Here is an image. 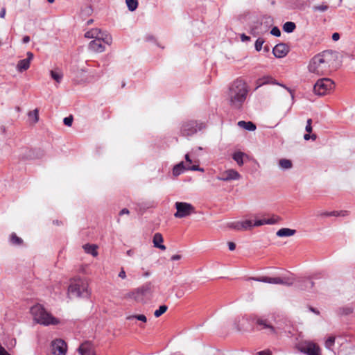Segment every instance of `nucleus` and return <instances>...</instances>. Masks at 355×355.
Instances as JSON below:
<instances>
[{"instance_id":"nucleus-35","label":"nucleus","mask_w":355,"mask_h":355,"mask_svg":"<svg viewBox=\"0 0 355 355\" xmlns=\"http://www.w3.org/2000/svg\"><path fill=\"white\" fill-rule=\"evenodd\" d=\"M168 309V307L166 305H162L159 307L158 309H157L155 312H154V315L156 317V318H158L159 316H161L163 313H164Z\"/></svg>"},{"instance_id":"nucleus-31","label":"nucleus","mask_w":355,"mask_h":355,"mask_svg":"<svg viewBox=\"0 0 355 355\" xmlns=\"http://www.w3.org/2000/svg\"><path fill=\"white\" fill-rule=\"evenodd\" d=\"M125 3L128 10L131 12L135 11L138 7L137 0H125Z\"/></svg>"},{"instance_id":"nucleus-62","label":"nucleus","mask_w":355,"mask_h":355,"mask_svg":"<svg viewBox=\"0 0 355 355\" xmlns=\"http://www.w3.org/2000/svg\"><path fill=\"white\" fill-rule=\"evenodd\" d=\"M349 355H355V347L352 348V352Z\"/></svg>"},{"instance_id":"nucleus-45","label":"nucleus","mask_w":355,"mask_h":355,"mask_svg":"<svg viewBox=\"0 0 355 355\" xmlns=\"http://www.w3.org/2000/svg\"><path fill=\"white\" fill-rule=\"evenodd\" d=\"M311 123H312V119H309L306 121V128H305V130L307 132H311L312 131V126H311Z\"/></svg>"},{"instance_id":"nucleus-29","label":"nucleus","mask_w":355,"mask_h":355,"mask_svg":"<svg viewBox=\"0 0 355 355\" xmlns=\"http://www.w3.org/2000/svg\"><path fill=\"white\" fill-rule=\"evenodd\" d=\"M245 154L242 152H236L234 153L232 158L237 163L238 165L242 166L243 164V157Z\"/></svg>"},{"instance_id":"nucleus-6","label":"nucleus","mask_w":355,"mask_h":355,"mask_svg":"<svg viewBox=\"0 0 355 355\" xmlns=\"http://www.w3.org/2000/svg\"><path fill=\"white\" fill-rule=\"evenodd\" d=\"M151 293L152 285L150 282H148L128 293L127 297L134 299L138 302H144L145 297L150 295Z\"/></svg>"},{"instance_id":"nucleus-5","label":"nucleus","mask_w":355,"mask_h":355,"mask_svg":"<svg viewBox=\"0 0 355 355\" xmlns=\"http://www.w3.org/2000/svg\"><path fill=\"white\" fill-rule=\"evenodd\" d=\"M277 222V219L274 218H263L256 220L254 223L251 220H245L243 221L232 222L229 223L228 226L230 228L241 231L250 230L252 227H259L266 224H275Z\"/></svg>"},{"instance_id":"nucleus-16","label":"nucleus","mask_w":355,"mask_h":355,"mask_svg":"<svg viewBox=\"0 0 355 355\" xmlns=\"http://www.w3.org/2000/svg\"><path fill=\"white\" fill-rule=\"evenodd\" d=\"M294 282L293 277H269V284L291 286Z\"/></svg>"},{"instance_id":"nucleus-12","label":"nucleus","mask_w":355,"mask_h":355,"mask_svg":"<svg viewBox=\"0 0 355 355\" xmlns=\"http://www.w3.org/2000/svg\"><path fill=\"white\" fill-rule=\"evenodd\" d=\"M300 351L306 355H321L320 347L313 342L305 343L301 346Z\"/></svg>"},{"instance_id":"nucleus-37","label":"nucleus","mask_w":355,"mask_h":355,"mask_svg":"<svg viewBox=\"0 0 355 355\" xmlns=\"http://www.w3.org/2000/svg\"><path fill=\"white\" fill-rule=\"evenodd\" d=\"M10 241L14 245H21L23 242L22 239L18 237L15 233L11 234Z\"/></svg>"},{"instance_id":"nucleus-7","label":"nucleus","mask_w":355,"mask_h":355,"mask_svg":"<svg viewBox=\"0 0 355 355\" xmlns=\"http://www.w3.org/2000/svg\"><path fill=\"white\" fill-rule=\"evenodd\" d=\"M205 127L203 123L191 120L182 123L180 132L182 136L191 137L202 130Z\"/></svg>"},{"instance_id":"nucleus-56","label":"nucleus","mask_w":355,"mask_h":355,"mask_svg":"<svg viewBox=\"0 0 355 355\" xmlns=\"http://www.w3.org/2000/svg\"><path fill=\"white\" fill-rule=\"evenodd\" d=\"M6 8H2L1 10V12H0V17L1 18H4L5 15H6Z\"/></svg>"},{"instance_id":"nucleus-57","label":"nucleus","mask_w":355,"mask_h":355,"mask_svg":"<svg viewBox=\"0 0 355 355\" xmlns=\"http://www.w3.org/2000/svg\"><path fill=\"white\" fill-rule=\"evenodd\" d=\"M33 58V54L31 52L27 53V58L26 60H28V61L31 62V60Z\"/></svg>"},{"instance_id":"nucleus-4","label":"nucleus","mask_w":355,"mask_h":355,"mask_svg":"<svg viewBox=\"0 0 355 355\" xmlns=\"http://www.w3.org/2000/svg\"><path fill=\"white\" fill-rule=\"evenodd\" d=\"M31 313L33 317V320L38 324L49 326L55 325L59 323V320L46 311L40 304L32 306Z\"/></svg>"},{"instance_id":"nucleus-63","label":"nucleus","mask_w":355,"mask_h":355,"mask_svg":"<svg viewBox=\"0 0 355 355\" xmlns=\"http://www.w3.org/2000/svg\"><path fill=\"white\" fill-rule=\"evenodd\" d=\"M317 138L316 135H311V139H312L313 140H315Z\"/></svg>"},{"instance_id":"nucleus-39","label":"nucleus","mask_w":355,"mask_h":355,"mask_svg":"<svg viewBox=\"0 0 355 355\" xmlns=\"http://www.w3.org/2000/svg\"><path fill=\"white\" fill-rule=\"evenodd\" d=\"M28 116L33 119L34 123H37L39 120L38 110L35 109L33 111L29 112Z\"/></svg>"},{"instance_id":"nucleus-14","label":"nucleus","mask_w":355,"mask_h":355,"mask_svg":"<svg viewBox=\"0 0 355 355\" xmlns=\"http://www.w3.org/2000/svg\"><path fill=\"white\" fill-rule=\"evenodd\" d=\"M241 178V175L236 171L234 169H228L220 173V176L217 177V179L221 181H231L237 180Z\"/></svg>"},{"instance_id":"nucleus-44","label":"nucleus","mask_w":355,"mask_h":355,"mask_svg":"<svg viewBox=\"0 0 355 355\" xmlns=\"http://www.w3.org/2000/svg\"><path fill=\"white\" fill-rule=\"evenodd\" d=\"M63 122L64 123V125H67V126H71L72 125V123H73V117L72 116H67V117H65L63 120Z\"/></svg>"},{"instance_id":"nucleus-52","label":"nucleus","mask_w":355,"mask_h":355,"mask_svg":"<svg viewBox=\"0 0 355 355\" xmlns=\"http://www.w3.org/2000/svg\"><path fill=\"white\" fill-rule=\"evenodd\" d=\"M339 39H340V35H339V33H333V35H332V40H333L334 41H337V40H338Z\"/></svg>"},{"instance_id":"nucleus-27","label":"nucleus","mask_w":355,"mask_h":355,"mask_svg":"<svg viewBox=\"0 0 355 355\" xmlns=\"http://www.w3.org/2000/svg\"><path fill=\"white\" fill-rule=\"evenodd\" d=\"M261 25H262V24L259 23V22H257V23L254 24L250 27V33L254 36H257L259 34H261L263 33V31L259 30V28L261 26Z\"/></svg>"},{"instance_id":"nucleus-61","label":"nucleus","mask_w":355,"mask_h":355,"mask_svg":"<svg viewBox=\"0 0 355 355\" xmlns=\"http://www.w3.org/2000/svg\"><path fill=\"white\" fill-rule=\"evenodd\" d=\"M304 139L305 140H309V139H311V135L309 134H305L304 135Z\"/></svg>"},{"instance_id":"nucleus-17","label":"nucleus","mask_w":355,"mask_h":355,"mask_svg":"<svg viewBox=\"0 0 355 355\" xmlns=\"http://www.w3.org/2000/svg\"><path fill=\"white\" fill-rule=\"evenodd\" d=\"M89 49L94 52L101 53L105 51V46L102 45L101 38L91 41L89 44Z\"/></svg>"},{"instance_id":"nucleus-13","label":"nucleus","mask_w":355,"mask_h":355,"mask_svg":"<svg viewBox=\"0 0 355 355\" xmlns=\"http://www.w3.org/2000/svg\"><path fill=\"white\" fill-rule=\"evenodd\" d=\"M51 352L53 355H65L67 344L61 339H56L51 343Z\"/></svg>"},{"instance_id":"nucleus-54","label":"nucleus","mask_w":355,"mask_h":355,"mask_svg":"<svg viewBox=\"0 0 355 355\" xmlns=\"http://www.w3.org/2000/svg\"><path fill=\"white\" fill-rule=\"evenodd\" d=\"M29 42H30V37H29V36L26 35V36H24V37H23V39H22V42H23L24 44H27V43H28Z\"/></svg>"},{"instance_id":"nucleus-24","label":"nucleus","mask_w":355,"mask_h":355,"mask_svg":"<svg viewBox=\"0 0 355 355\" xmlns=\"http://www.w3.org/2000/svg\"><path fill=\"white\" fill-rule=\"evenodd\" d=\"M30 67V62L28 60L23 59L18 62L17 69L18 71L22 72L27 70Z\"/></svg>"},{"instance_id":"nucleus-51","label":"nucleus","mask_w":355,"mask_h":355,"mask_svg":"<svg viewBox=\"0 0 355 355\" xmlns=\"http://www.w3.org/2000/svg\"><path fill=\"white\" fill-rule=\"evenodd\" d=\"M228 248H229L230 250L232 251V250H235L236 245L233 242H228Z\"/></svg>"},{"instance_id":"nucleus-60","label":"nucleus","mask_w":355,"mask_h":355,"mask_svg":"<svg viewBox=\"0 0 355 355\" xmlns=\"http://www.w3.org/2000/svg\"><path fill=\"white\" fill-rule=\"evenodd\" d=\"M128 256L132 257L134 254V252L132 250H129L126 252Z\"/></svg>"},{"instance_id":"nucleus-22","label":"nucleus","mask_w":355,"mask_h":355,"mask_svg":"<svg viewBox=\"0 0 355 355\" xmlns=\"http://www.w3.org/2000/svg\"><path fill=\"white\" fill-rule=\"evenodd\" d=\"M101 35V30L98 28H92L87 31L85 34V37L87 38H94V40L100 38Z\"/></svg>"},{"instance_id":"nucleus-58","label":"nucleus","mask_w":355,"mask_h":355,"mask_svg":"<svg viewBox=\"0 0 355 355\" xmlns=\"http://www.w3.org/2000/svg\"><path fill=\"white\" fill-rule=\"evenodd\" d=\"M129 214V210L126 208H124L122 210H121L120 213H119V215H123V214Z\"/></svg>"},{"instance_id":"nucleus-42","label":"nucleus","mask_w":355,"mask_h":355,"mask_svg":"<svg viewBox=\"0 0 355 355\" xmlns=\"http://www.w3.org/2000/svg\"><path fill=\"white\" fill-rule=\"evenodd\" d=\"M249 279H252L260 282L269 283L268 277H250Z\"/></svg>"},{"instance_id":"nucleus-59","label":"nucleus","mask_w":355,"mask_h":355,"mask_svg":"<svg viewBox=\"0 0 355 355\" xmlns=\"http://www.w3.org/2000/svg\"><path fill=\"white\" fill-rule=\"evenodd\" d=\"M309 309H310V311H311V312H313V313H315V314H317V315H319V314H320L319 311H318V310H317V309H315V308L310 307V308H309Z\"/></svg>"},{"instance_id":"nucleus-18","label":"nucleus","mask_w":355,"mask_h":355,"mask_svg":"<svg viewBox=\"0 0 355 355\" xmlns=\"http://www.w3.org/2000/svg\"><path fill=\"white\" fill-rule=\"evenodd\" d=\"M164 239L160 233H155L153 236V243L155 248L162 250H166V246L162 244Z\"/></svg>"},{"instance_id":"nucleus-28","label":"nucleus","mask_w":355,"mask_h":355,"mask_svg":"<svg viewBox=\"0 0 355 355\" xmlns=\"http://www.w3.org/2000/svg\"><path fill=\"white\" fill-rule=\"evenodd\" d=\"M296 25L294 22L287 21L283 25V31L286 33H291L294 31Z\"/></svg>"},{"instance_id":"nucleus-41","label":"nucleus","mask_w":355,"mask_h":355,"mask_svg":"<svg viewBox=\"0 0 355 355\" xmlns=\"http://www.w3.org/2000/svg\"><path fill=\"white\" fill-rule=\"evenodd\" d=\"M335 338L334 336L329 337L325 341L326 348L330 349L334 345Z\"/></svg>"},{"instance_id":"nucleus-1","label":"nucleus","mask_w":355,"mask_h":355,"mask_svg":"<svg viewBox=\"0 0 355 355\" xmlns=\"http://www.w3.org/2000/svg\"><path fill=\"white\" fill-rule=\"evenodd\" d=\"M338 58L337 53L332 50L323 51L313 56L309 64V72L319 75H327L331 71Z\"/></svg>"},{"instance_id":"nucleus-15","label":"nucleus","mask_w":355,"mask_h":355,"mask_svg":"<svg viewBox=\"0 0 355 355\" xmlns=\"http://www.w3.org/2000/svg\"><path fill=\"white\" fill-rule=\"evenodd\" d=\"M289 52V47L284 43L277 44L272 49V53L276 58H282L285 57Z\"/></svg>"},{"instance_id":"nucleus-9","label":"nucleus","mask_w":355,"mask_h":355,"mask_svg":"<svg viewBox=\"0 0 355 355\" xmlns=\"http://www.w3.org/2000/svg\"><path fill=\"white\" fill-rule=\"evenodd\" d=\"M185 159L187 165L185 166L183 162L176 164L173 168V174L175 176H178L182 173L185 170L195 171H204L202 168L199 167L198 165H191L192 163L189 154L185 155Z\"/></svg>"},{"instance_id":"nucleus-46","label":"nucleus","mask_w":355,"mask_h":355,"mask_svg":"<svg viewBox=\"0 0 355 355\" xmlns=\"http://www.w3.org/2000/svg\"><path fill=\"white\" fill-rule=\"evenodd\" d=\"M118 277L121 278L122 279H125L126 278V273H125V271L124 270V268H121V270L118 275Z\"/></svg>"},{"instance_id":"nucleus-10","label":"nucleus","mask_w":355,"mask_h":355,"mask_svg":"<svg viewBox=\"0 0 355 355\" xmlns=\"http://www.w3.org/2000/svg\"><path fill=\"white\" fill-rule=\"evenodd\" d=\"M176 212L174 216L177 218H186L192 214L196 213L195 207L190 203L185 202H176L175 203Z\"/></svg>"},{"instance_id":"nucleus-33","label":"nucleus","mask_w":355,"mask_h":355,"mask_svg":"<svg viewBox=\"0 0 355 355\" xmlns=\"http://www.w3.org/2000/svg\"><path fill=\"white\" fill-rule=\"evenodd\" d=\"M101 41H103L107 44L110 45L112 42V37L107 34L101 32V35H100Z\"/></svg>"},{"instance_id":"nucleus-25","label":"nucleus","mask_w":355,"mask_h":355,"mask_svg":"<svg viewBox=\"0 0 355 355\" xmlns=\"http://www.w3.org/2000/svg\"><path fill=\"white\" fill-rule=\"evenodd\" d=\"M279 166L284 170H288L293 167V164L290 159H281L279 161Z\"/></svg>"},{"instance_id":"nucleus-55","label":"nucleus","mask_w":355,"mask_h":355,"mask_svg":"<svg viewBox=\"0 0 355 355\" xmlns=\"http://www.w3.org/2000/svg\"><path fill=\"white\" fill-rule=\"evenodd\" d=\"M181 259V255L180 254H175V255H173L171 258V259L172 261H176V260H179Z\"/></svg>"},{"instance_id":"nucleus-3","label":"nucleus","mask_w":355,"mask_h":355,"mask_svg":"<svg viewBox=\"0 0 355 355\" xmlns=\"http://www.w3.org/2000/svg\"><path fill=\"white\" fill-rule=\"evenodd\" d=\"M88 287V282L85 279L74 278L71 280L68 287V296L69 298H87L90 295Z\"/></svg>"},{"instance_id":"nucleus-26","label":"nucleus","mask_w":355,"mask_h":355,"mask_svg":"<svg viewBox=\"0 0 355 355\" xmlns=\"http://www.w3.org/2000/svg\"><path fill=\"white\" fill-rule=\"evenodd\" d=\"M50 74H51V78L53 80H55L58 83H60L62 81V78H63V74L60 70H58V69L51 70L50 71Z\"/></svg>"},{"instance_id":"nucleus-48","label":"nucleus","mask_w":355,"mask_h":355,"mask_svg":"<svg viewBox=\"0 0 355 355\" xmlns=\"http://www.w3.org/2000/svg\"><path fill=\"white\" fill-rule=\"evenodd\" d=\"M241 40L243 42H248L250 40V37L245 34L243 33L240 36Z\"/></svg>"},{"instance_id":"nucleus-43","label":"nucleus","mask_w":355,"mask_h":355,"mask_svg":"<svg viewBox=\"0 0 355 355\" xmlns=\"http://www.w3.org/2000/svg\"><path fill=\"white\" fill-rule=\"evenodd\" d=\"M270 33L276 37H279L281 35V31L277 26H275L272 28Z\"/></svg>"},{"instance_id":"nucleus-47","label":"nucleus","mask_w":355,"mask_h":355,"mask_svg":"<svg viewBox=\"0 0 355 355\" xmlns=\"http://www.w3.org/2000/svg\"><path fill=\"white\" fill-rule=\"evenodd\" d=\"M26 151H27V154L24 156V158L32 159L34 157L33 155V151L31 150L26 149Z\"/></svg>"},{"instance_id":"nucleus-40","label":"nucleus","mask_w":355,"mask_h":355,"mask_svg":"<svg viewBox=\"0 0 355 355\" xmlns=\"http://www.w3.org/2000/svg\"><path fill=\"white\" fill-rule=\"evenodd\" d=\"M264 43V40L263 38L259 37L254 44V47L256 51H260L262 49V46Z\"/></svg>"},{"instance_id":"nucleus-11","label":"nucleus","mask_w":355,"mask_h":355,"mask_svg":"<svg viewBox=\"0 0 355 355\" xmlns=\"http://www.w3.org/2000/svg\"><path fill=\"white\" fill-rule=\"evenodd\" d=\"M256 324L259 330H265L266 333L269 335L277 334L276 329L267 319L259 318L256 320Z\"/></svg>"},{"instance_id":"nucleus-23","label":"nucleus","mask_w":355,"mask_h":355,"mask_svg":"<svg viewBox=\"0 0 355 355\" xmlns=\"http://www.w3.org/2000/svg\"><path fill=\"white\" fill-rule=\"evenodd\" d=\"M238 125L249 131H254L256 130V125L251 121H240L238 122Z\"/></svg>"},{"instance_id":"nucleus-30","label":"nucleus","mask_w":355,"mask_h":355,"mask_svg":"<svg viewBox=\"0 0 355 355\" xmlns=\"http://www.w3.org/2000/svg\"><path fill=\"white\" fill-rule=\"evenodd\" d=\"M329 6L325 3H322L320 5H315L312 7V10L313 12H324L329 9Z\"/></svg>"},{"instance_id":"nucleus-20","label":"nucleus","mask_w":355,"mask_h":355,"mask_svg":"<svg viewBox=\"0 0 355 355\" xmlns=\"http://www.w3.org/2000/svg\"><path fill=\"white\" fill-rule=\"evenodd\" d=\"M295 232V230H292L290 228H282L277 232L276 234L279 237H288L294 235Z\"/></svg>"},{"instance_id":"nucleus-36","label":"nucleus","mask_w":355,"mask_h":355,"mask_svg":"<svg viewBox=\"0 0 355 355\" xmlns=\"http://www.w3.org/2000/svg\"><path fill=\"white\" fill-rule=\"evenodd\" d=\"M347 213V211H334L331 212H324L321 215L324 216H345V214Z\"/></svg>"},{"instance_id":"nucleus-53","label":"nucleus","mask_w":355,"mask_h":355,"mask_svg":"<svg viewBox=\"0 0 355 355\" xmlns=\"http://www.w3.org/2000/svg\"><path fill=\"white\" fill-rule=\"evenodd\" d=\"M258 355H272L270 351H261L258 352Z\"/></svg>"},{"instance_id":"nucleus-2","label":"nucleus","mask_w":355,"mask_h":355,"mask_svg":"<svg viewBox=\"0 0 355 355\" xmlns=\"http://www.w3.org/2000/svg\"><path fill=\"white\" fill-rule=\"evenodd\" d=\"M249 89L247 83L241 78L234 80L229 86L227 101L234 110H241L246 101Z\"/></svg>"},{"instance_id":"nucleus-32","label":"nucleus","mask_w":355,"mask_h":355,"mask_svg":"<svg viewBox=\"0 0 355 355\" xmlns=\"http://www.w3.org/2000/svg\"><path fill=\"white\" fill-rule=\"evenodd\" d=\"M259 82V85L258 87H260L264 84H268V83H272V84H278L277 83L275 82V80H273L272 78L271 77H263V78H261L258 80Z\"/></svg>"},{"instance_id":"nucleus-19","label":"nucleus","mask_w":355,"mask_h":355,"mask_svg":"<svg viewBox=\"0 0 355 355\" xmlns=\"http://www.w3.org/2000/svg\"><path fill=\"white\" fill-rule=\"evenodd\" d=\"M80 355H95L91 347L87 343H83L78 349Z\"/></svg>"},{"instance_id":"nucleus-8","label":"nucleus","mask_w":355,"mask_h":355,"mask_svg":"<svg viewBox=\"0 0 355 355\" xmlns=\"http://www.w3.org/2000/svg\"><path fill=\"white\" fill-rule=\"evenodd\" d=\"M334 88V83L330 78H323L319 79L314 85V93L319 96L328 94Z\"/></svg>"},{"instance_id":"nucleus-49","label":"nucleus","mask_w":355,"mask_h":355,"mask_svg":"<svg viewBox=\"0 0 355 355\" xmlns=\"http://www.w3.org/2000/svg\"><path fill=\"white\" fill-rule=\"evenodd\" d=\"M352 312V309L347 307L343 309V314L348 315Z\"/></svg>"},{"instance_id":"nucleus-21","label":"nucleus","mask_w":355,"mask_h":355,"mask_svg":"<svg viewBox=\"0 0 355 355\" xmlns=\"http://www.w3.org/2000/svg\"><path fill=\"white\" fill-rule=\"evenodd\" d=\"M86 253L92 254L93 257L98 255L97 246L92 244H85L83 246Z\"/></svg>"},{"instance_id":"nucleus-34","label":"nucleus","mask_w":355,"mask_h":355,"mask_svg":"<svg viewBox=\"0 0 355 355\" xmlns=\"http://www.w3.org/2000/svg\"><path fill=\"white\" fill-rule=\"evenodd\" d=\"M313 285H314L313 282H312L309 279H306L303 281V285H301L300 287H301V289L306 290V289H309V288H313Z\"/></svg>"},{"instance_id":"nucleus-38","label":"nucleus","mask_w":355,"mask_h":355,"mask_svg":"<svg viewBox=\"0 0 355 355\" xmlns=\"http://www.w3.org/2000/svg\"><path fill=\"white\" fill-rule=\"evenodd\" d=\"M133 318H136L138 320H140L144 322H146V321H147L146 317L142 314L141 315H129L127 317V320H131Z\"/></svg>"},{"instance_id":"nucleus-50","label":"nucleus","mask_w":355,"mask_h":355,"mask_svg":"<svg viewBox=\"0 0 355 355\" xmlns=\"http://www.w3.org/2000/svg\"><path fill=\"white\" fill-rule=\"evenodd\" d=\"M0 355H10L4 347L0 345Z\"/></svg>"},{"instance_id":"nucleus-64","label":"nucleus","mask_w":355,"mask_h":355,"mask_svg":"<svg viewBox=\"0 0 355 355\" xmlns=\"http://www.w3.org/2000/svg\"><path fill=\"white\" fill-rule=\"evenodd\" d=\"M93 21H94L93 19H89V20L87 21V25L92 24L93 23Z\"/></svg>"}]
</instances>
